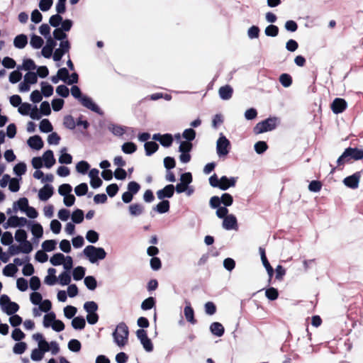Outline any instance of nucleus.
Masks as SVG:
<instances>
[{"instance_id":"1","label":"nucleus","mask_w":363,"mask_h":363,"mask_svg":"<svg viewBox=\"0 0 363 363\" xmlns=\"http://www.w3.org/2000/svg\"><path fill=\"white\" fill-rule=\"evenodd\" d=\"M83 254L91 264H95L106 257V252L103 247H97L91 245H87L83 250Z\"/></svg>"},{"instance_id":"2","label":"nucleus","mask_w":363,"mask_h":363,"mask_svg":"<svg viewBox=\"0 0 363 363\" xmlns=\"http://www.w3.org/2000/svg\"><path fill=\"white\" fill-rule=\"evenodd\" d=\"M128 335L129 330L126 324L120 323L113 333L115 343L120 347H123L128 342Z\"/></svg>"},{"instance_id":"3","label":"nucleus","mask_w":363,"mask_h":363,"mask_svg":"<svg viewBox=\"0 0 363 363\" xmlns=\"http://www.w3.org/2000/svg\"><path fill=\"white\" fill-rule=\"evenodd\" d=\"M277 118H268L258 123L254 128L255 134H261L265 132L271 131L276 128L277 125Z\"/></svg>"},{"instance_id":"4","label":"nucleus","mask_w":363,"mask_h":363,"mask_svg":"<svg viewBox=\"0 0 363 363\" xmlns=\"http://www.w3.org/2000/svg\"><path fill=\"white\" fill-rule=\"evenodd\" d=\"M230 149V140L223 133H220L219 138L216 141V153L218 157H225L228 155Z\"/></svg>"},{"instance_id":"5","label":"nucleus","mask_w":363,"mask_h":363,"mask_svg":"<svg viewBox=\"0 0 363 363\" xmlns=\"http://www.w3.org/2000/svg\"><path fill=\"white\" fill-rule=\"evenodd\" d=\"M0 306L3 311L9 315L16 313L19 309V306L16 303L11 301L10 298L6 294L1 296Z\"/></svg>"},{"instance_id":"6","label":"nucleus","mask_w":363,"mask_h":363,"mask_svg":"<svg viewBox=\"0 0 363 363\" xmlns=\"http://www.w3.org/2000/svg\"><path fill=\"white\" fill-rule=\"evenodd\" d=\"M180 182L178 183L175 188L178 194L184 192L187 186L192 182V175L190 172L183 173L180 176Z\"/></svg>"},{"instance_id":"7","label":"nucleus","mask_w":363,"mask_h":363,"mask_svg":"<svg viewBox=\"0 0 363 363\" xmlns=\"http://www.w3.org/2000/svg\"><path fill=\"white\" fill-rule=\"evenodd\" d=\"M79 102L84 107L91 110V111L100 116L104 115V112L101 111L99 106L95 104L91 97L85 95Z\"/></svg>"},{"instance_id":"8","label":"nucleus","mask_w":363,"mask_h":363,"mask_svg":"<svg viewBox=\"0 0 363 363\" xmlns=\"http://www.w3.org/2000/svg\"><path fill=\"white\" fill-rule=\"evenodd\" d=\"M70 47L69 40L61 41L60 43V48H57L54 52L52 55L53 60L55 62L61 60L63 55L69 52Z\"/></svg>"},{"instance_id":"9","label":"nucleus","mask_w":363,"mask_h":363,"mask_svg":"<svg viewBox=\"0 0 363 363\" xmlns=\"http://www.w3.org/2000/svg\"><path fill=\"white\" fill-rule=\"evenodd\" d=\"M360 177V172H355L352 175L345 177L343 180V184L350 189H355L359 186Z\"/></svg>"},{"instance_id":"10","label":"nucleus","mask_w":363,"mask_h":363,"mask_svg":"<svg viewBox=\"0 0 363 363\" xmlns=\"http://www.w3.org/2000/svg\"><path fill=\"white\" fill-rule=\"evenodd\" d=\"M347 106L346 101L341 98H336L331 104V109L335 114L343 112Z\"/></svg>"},{"instance_id":"11","label":"nucleus","mask_w":363,"mask_h":363,"mask_svg":"<svg viewBox=\"0 0 363 363\" xmlns=\"http://www.w3.org/2000/svg\"><path fill=\"white\" fill-rule=\"evenodd\" d=\"M222 226L227 230H237L238 221L236 217L233 214L227 216L223 218Z\"/></svg>"},{"instance_id":"12","label":"nucleus","mask_w":363,"mask_h":363,"mask_svg":"<svg viewBox=\"0 0 363 363\" xmlns=\"http://www.w3.org/2000/svg\"><path fill=\"white\" fill-rule=\"evenodd\" d=\"M152 139L160 142L163 147H166L171 146L173 142L172 135L169 133H166L164 135H161L160 133L154 134L152 136Z\"/></svg>"},{"instance_id":"13","label":"nucleus","mask_w":363,"mask_h":363,"mask_svg":"<svg viewBox=\"0 0 363 363\" xmlns=\"http://www.w3.org/2000/svg\"><path fill=\"white\" fill-rule=\"evenodd\" d=\"M28 223V220L24 217H18L17 216H10L6 222V225L11 228L23 227Z\"/></svg>"},{"instance_id":"14","label":"nucleus","mask_w":363,"mask_h":363,"mask_svg":"<svg viewBox=\"0 0 363 363\" xmlns=\"http://www.w3.org/2000/svg\"><path fill=\"white\" fill-rule=\"evenodd\" d=\"M175 188L173 184H168L163 189L157 191V196L159 199L164 200L165 198H172L174 195Z\"/></svg>"},{"instance_id":"15","label":"nucleus","mask_w":363,"mask_h":363,"mask_svg":"<svg viewBox=\"0 0 363 363\" xmlns=\"http://www.w3.org/2000/svg\"><path fill=\"white\" fill-rule=\"evenodd\" d=\"M236 184V178L235 177H227L226 176H223L220 179V186L219 189L222 191H225L228 189L230 187H233Z\"/></svg>"},{"instance_id":"16","label":"nucleus","mask_w":363,"mask_h":363,"mask_svg":"<svg viewBox=\"0 0 363 363\" xmlns=\"http://www.w3.org/2000/svg\"><path fill=\"white\" fill-rule=\"evenodd\" d=\"M53 194V187L50 184H45L39 190V199L43 201L48 200Z\"/></svg>"},{"instance_id":"17","label":"nucleus","mask_w":363,"mask_h":363,"mask_svg":"<svg viewBox=\"0 0 363 363\" xmlns=\"http://www.w3.org/2000/svg\"><path fill=\"white\" fill-rule=\"evenodd\" d=\"M27 143L30 148L36 150H39L43 147V141L38 135L30 137Z\"/></svg>"},{"instance_id":"18","label":"nucleus","mask_w":363,"mask_h":363,"mask_svg":"<svg viewBox=\"0 0 363 363\" xmlns=\"http://www.w3.org/2000/svg\"><path fill=\"white\" fill-rule=\"evenodd\" d=\"M107 128L113 135L118 137L122 136L128 129V127L115 123L108 124Z\"/></svg>"},{"instance_id":"19","label":"nucleus","mask_w":363,"mask_h":363,"mask_svg":"<svg viewBox=\"0 0 363 363\" xmlns=\"http://www.w3.org/2000/svg\"><path fill=\"white\" fill-rule=\"evenodd\" d=\"M41 158L45 162V167L48 169L51 168L55 163L53 152L50 150L45 151Z\"/></svg>"},{"instance_id":"20","label":"nucleus","mask_w":363,"mask_h":363,"mask_svg":"<svg viewBox=\"0 0 363 363\" xmlns=\"http://www.w3.org/2000/svg\"><path fill=\"white\" fill-rule=\"evenodd\" d=\"M233 93V89L230 85H225L220 87L218 90V94L221 99L229 100Z\"/></svg>"},{"instance_id":"21","label":"nucleus","mask_w":363,"mask_h":363,"mask_svg":"<svg viewBox=\"0 0 363 363\" xmlns=\"http://www.w3.org/2000/svg\"><path fill=\"white\" fill-rule=\"evenodd\" d=\"M209 329L211 333L217 337H221L225 332L224 327L218 322H213L211 323Z\"/></svg>"},{"instance_id":"22","label":"nucleus","mask_w":363,"mask_h":363,"mask_svg":"<svg viewBox=\"0 0 363 363\" xmlns=\"http://www.w3.org/2000/svg\"><path fill=\"white\" fill-rule=\"evenodd\" d=\"M347 154H350V157L354 160H359L363 159V150L357 147H347Z\"/></svg>"},{"instance_id":"23","label":"nucleus","mask_w":363,"mask_h":363,"mask_svg":"<svg viewBox=\"0 0 363 363\" xmlns=\"http://www.w3.org/2000/svg\"><path fill=\"white\" fill-rule=\"evenodd\" d=\"M28 43V38L24 34L17 35L13 40V45L16 48L23 49Z\"/></svg>"},{"instance_id":"24","label":"nucleus","mask_w":363,"mask_h":363,"mask_svg":"<svg viewBox=\"0 0 363 363\" xmlns=\"http://www.w3.org/2000/svg\"><path fill=\"white\" fill-rule=\"evenodd\" d=\"M129 213L132 216H139L144 211V206L140 203H133L128 207Z\"/></svg>"},{"instance_id":"25","label":"nucleus","mask_w":363,"mask_h":363,"mask_svg":"<svg viewBox=\"0 0 363 363\" xmlns=\"http://www.w3.org/2000/svg\"><path fill=\"white\" fill-rule=\"evenodd\" d=\"M161 200L162 201L157 204L153 208V210L158 212L159 213H165L169 210V201L168 200Z\"/></svg>"},{"instance_id":"26","label":"nucleus","mask_w":363,"mask_h":363,"mask_svg":"<svg viewBox=\"0 0 363 363\" xmlns=\"http://www.w3.org/2000/svg\"><path fill=\"white\" fill-rule=\"evenodd\" d=\"M184 313L188 322L191 323V324H195L196 323V320L194 318V311L190 303L184 307Z\"/></svg>"},{"instance_id":"27","label":"nucleus","mask_w":363,"mask_h":363,"mask_svg":"<svg viewBox=\"0 0 363 363\" xmlns=\"http://www.w3.org/2000/svg\"><path fill=\"white\" fill-rule=\"evenodd\" d=\"M144 147L146 155L150 156L158 150L159 145L154 141H149L145 143Z\"/></svg>"},{"instance_id":"28","label":"nucleus","mask_w":363,"mask_h":363,"mask_svg":"<svg viewBox=\"0 0 363 363\" xmlns=\"http://www.w3.org/2000/svg\"><path fill=\"white\" fill-rule=\"evenodd\" d=\"M86 325V321L84 317L77 316L72 320V326L75 330H82Z\"/></svg>"},{"instance_id":"29","label":"nucleus","mask_w":363,"mask_h":363,"mask_svg":"<svg viewBox=\"0 0 363 363\" xmlns=\"http://www.w3.org/2000/svg\"><path fill=\"white\" fill-rule=\"evenodd\" d=\"M44 43L43 39L37 35H32L30 40V45L32 48L34 49H39L40 48Z\"/></svg>"},{"instance_id":"30","label":"nucleus","mask_w":363,"mask_h":363,"mask_svg":"<svg viewBox=\"0 0 363 363\" xmlns=\"http://www.w3.org/2000/svg\"><path fill=\"white\" fill-rule=\"evenodd\" d=\"M53 87L46 82H41V94L45 97H49L53 94Z\"/></svg>"},{"instance_id":"31","label":"nucleus","mask_w":363,"mask_h":363,"mask_svg":"<svg viewBox=\"0 0 363 363\" xmlns=\"http://www.w3.org/2000/svg\"><path fill=\"white\" fill-rule=\"evenodd\" d=\"M58 162L60 164H69L72 163V157L70 154H68L66 152L65 147L61 150V155L59 157Z\"/></svg>"},{"instance_id":"32","label":"nucleus","mask_w":363,"mask_h":363,"mask_svg":"<svg viewBox=\"0 0 363 363\" xmlns=\"http://www.w3.org/2000/svg\"><path fill=\"white\" fill-rule=\"evenodd\" d=\"M84 284L89 290L94 291L97 286V281L94 277L87 276L84 280Z\"/></svg>"},{"instance_id":"33","label":"nucleus","mask_w":363,"mask_h":363,"mask_svg":"<svg viewBox=\"0 0 363 363\" xmlns=\"http://www.w3.org/2000/svg\"><path fill=\"white\" fill-rule=\"evenodd\" d=\"M121 150L125 154H133L137 150V145L132 142H127L123 144Z\"/></svg>"},{"instance_id":"34","label":"nucleus","mask_w":363,"mask_h":363,"mask_svg":"<svg viewBox=\"0 0 363 363\" xmlns=\"http://www.w3.org/2000/svg\"><path fill=\"white\" fill-rule=\"evenodd\" d=\"M36 65L34 62V61L31 59H26L23 62L22 66H18V69H24V70H34L36 69Z\"/></svg>"},{"instance_id":"35","label":"nucleus","mask_w":363,"mask_h":363,"mask_svg":"<svg viewBox=\"0 0 363 363\" xmlns=\"http://www.w3.org/2000/svg\"><path fill=\"white\" fill-rule=\"evenodd\" d=\"M65 255L62 253H56L51 257L50 262L53 266H59L63 264Z\"/></svg>"},{"instance_id":"36","label":"nucleus","mask_w":363,"mask_h":363,"mask_svg":"<svg viewBox=\"0 0 363 363\" xmlns=\"http://www.w3.org/2000/svg\"><path fill=\"white\" fill-rule=\"evenodd\" d=\"M84 212L81 209H76L72 214V220L74 223H81L84 220Z\"/></svg>"},{"instance_id":"37","label":"nucleus","mask_w":363,"mask_h":363,"mask_svg":"<svg viewBox=\"0 0 363 363\" xmlns=\"http://www.w3.org/2000/svg\"><path fill=\"white\" fill-rule=\"evenodd\" d=\"M56 319V315L54 312H50L44 315L43 318V326L45 328H49L52 326L53 322Z\"/></svg>"},{"instance_id":"38","label":"nucleus","mask_w":363,"mask_h":363,"mask_svg":"<svg viewBox=\"0 0 363 363\" xmlns=\"http://www.w3.org/2000/svg\"><path fill=\"white\" fill-rule=\"evenodd\" d=\"M18 268L14 264L10 263L5 266L3 269V274L6 277H13L17 272Z\"/></svg>"},{"instance_id":"39","label":"nucleus","mask_w":363,"mask_h":363,"mask_svg":"<svg viewBox=\"0 0 363 363\" xmlns=\"http://www.w3.org/2000/svg\"><path fill=\"white\" fill-rule=\"evenodd\" d=\"M16 206H18V208L21 211H25L26 208L29 206L28 200L26 197L21 198L16 202L13 203V208L16 210Z\"/></svg>"},{"instance_id":"40","label":"nucleus","mask_w":363,"mask_h":363,"mask_svg":"<svg viewBox=\"0 0 363 363\" xmlns=\"http://www.w3.org/2000/svg\"><path fill=\"white\" fill-rule=\"evenodd\" d=\"M39 129L43 133H50L52 130V125L48 119H43L40 123Z\"/></svg>"},{"instance_id":"41","label":"nucleus","mask_w":363,"mask_h":363,"mask_svg":"<svg viewBox=\"0 0 363 363\" xmlns=\"http://www.w3.org/2000/svg\"><path fill=\"white\" fill-rule=\"evenodd\" d=\"M62 17L60 14L56 13L50 17L49 23L51 26L58 28V26L61 24L62 21Z\"/></svg>"},{"instance_id":"42","label":"nucleus","mask_w":363,"mask_h":363,"mask_svg":"<svg viewBox=\"0 0 363 363\" xmlns=\"http://www.w3.org/2000/svg\"><path fill=\"white\" fill-rule=\"evenodd\" d=\"M57 242L55 240H47L42 243V248L45 252H51L56 247Z\"/></svg>"},{"instance_id":"43","label":"nucleus","mask_w":363,"mask_h":363,"mask_svg":"<svg viewBox=\"0 0 363 363\" xmlns=\"http://www.w3.org/2000/svg\"><path fill=\"white\" fill-rule=\"evenodd\" d=\"M72 274L74 280H81L85 275V268L81 266L77 267L74 269Z\"/></svg>"},{"instance_id":"44","label":"nucleus","mask_w":363,"mask_h":363,"mask_svg":"<svg viewBox=\"0 0 363 363\" xmlns=\"http://www.w3.org/2000/svg\"><path fill=\"white\" fill-rule=\"evenodd\" d=\"M82 347L81 342L77 339H72L68 342V348L70 351L78 352Z\"/></svg>"},{"instance_id":"45","label":"nucleus","mask_w":363,"mask_h":363,"mask_svg":"<svg viewBox=\"0 0 363 363\" xmlns=\"http://www.w3.org/2000/svg\"><path fill=\"white\" fill-rule=\"evenodd\" d=\"M84 309L87 313H96L98 310V305L93 301H86L84 304Z\"/></svg>"},{"instance_id":"46","label":"nucleus","mask_w":363,"mask_h":363,"mask_svg":"<svg viewBox=\"0 0 363 363\" xmlns=\"http://www.w3.org/2000/svg\"><path fill=\"white\" fill-rule=\"evenodd\" d=\"M279 82L284 87H289L292 84L291 77L286 73L281 74L279 77Z\"/></svg>"},{"instance_id":"47","label":"nucleus","mask_w":363,"mask_h":363,"mask_svg":"<svg viewBox=\"0 0 363 363\" xmlns=\"http://www.w3.org/2000/svg\"><path fill=\"white\" fill-rule=\"evenodd\" d=\"M63 124L69 130H74L77 125V123L75 122L74 118L70 115L65 116Z\"/></svg>"},{"instance_id":"48","label":"nucleus","mask_w":363,"mask_h":363,"mask_svg":"<svg viewBox=\"0 0 363 363\" xmlns=\"http://www.w3.org/2000/svg\"><path fill=\"white\" fill-rule=\"evenodd\" d=\"M99 238V235L94 230H89L86 232V239L90 243H96Z\"/></svg>"},{"instance_id":"49","label":"nucleus","mask_w":363,"mask_h":363,"mask_svg":"<svg viewBox=\"0 0 363 363\" xmlns=\"http://www.w3.org/2000/svg\"><path fill=\"white\" fill-rule=\"evenodd\" d=\"M32 234L37 238H40L43 236V228L40 223H34L31 227Z\"/></svg>"},{"instance_id":"50","label":"nucleus","mask_w":363,"mask_h":363,"mask_svg":"<svg viewBox=\"0 0 363 363\" xmlns=\"http://www.w3.org/2000/svg\"><path fill=\"white\" fill-rule=\"evenodd\" d=\"M264 33L267 36L276 37L279 33V28L275 25H269L266 27Z\"/></svg>"},{"instance_id":"51","label":"nucleus","mask_w":363,"mask_h":363,"mask_svg":"<svg viewBox=\"0 0 363 363\" xmlns=\"http://www.w3.org/2000/svg\"><path fill=\"white\" fill-rule=\"evenodd\" d=\"M155 301L153 297H148L141 303V308L144 311L150 310L154 307Z\"/></svg>"},{"instance_id":"52","label":"nucleus","mask_w":363,"mask_h":363,"mask_svg":"<svg viewBox=\"0 0 363 363\" xmlns=\"http://www.w3.org/2000/svg\"><path fill=\"white\" fill-rule=\"evenodd\" d=\"M53 38L57 40L65 41L67 38V35L66 34V32L58 28L54 30Z\"/></svg>"},{"instance_id":"53","label":"nucleus","mask_w":363,"mask_h":363,"mask_svg":"<svg viewBox=\"0 0 363 363\" xmlns=\"http://www.w3.org/2000/svg\"><path fill=\"white\" fill-rule=\"evenodd\" d=\"M182 137L186 141L191 142L196 138V131L193 128L185 129L182 133Z\"/></svg>"},{"instance_id":"54","label":"nucleus","mask_w":363,"mask_h":363,"mask_svg":"<svg viewBox=\"0 0 363 363\" xmlns=\"http://www.w3.org/2000/svg\"><path fill=\"white\" fill-rule=\"evenodd\" d=\"M266 297L270 301L276 300L279 296V293L277 289L269 287L265 291Z\"/></svg>"},{"instance_id":"55","label":"nucleus","mask_w":363,"mask_h":363,"mask_svg":"<svg viewBox=\"0 0 363 363\" xmlns=\"http://www.w3.org/2000/svg\"><path fill=\"white\" fill-rule=\"evenodd\" d=\"M90 165L86 161H80L76 165V169L79 173L86 174L89 169Z\"/></svg>"},{"instance_id":"56","label":"nucleus","mask_w":363,"mask_h":363,"mask_svg":"<svg viewBox=\"0 0 363 363\" xmlns=\"http://www.w3.org/2000/svg\"><path fill=\"white\" fill-rule=\"evenodd\" d=\"M352 160L350 157V154H347V148L345 150L343 153L337 160V164L338 167L344 165Z\"/></svg>"},{"instance_id":"57","label":"nucleus","mask_w":363,"mask_h":363,"mask_svg":"<svg viewBox=\"0 0 363 363\" xmlns=\"http://www.w3.org/2000/svg\"><path fill=\"white\" fill-rule=\"evenodd\" d=\"M26 172V164L24 162H19L16 164L13 167V172L17 176L21 177Z\"/></svg>"},{"instance_id":"58","label":"nucleus","mask_w":363,"mask_h":363,"mask_svg":"<svg viewBox=\"0 0 363 363\" xmlns=\"http://www.w3.org/2000/svg\"><path fill=\"white\" fill-rule=\"evenodd\" d=\"M254 148H255V152L257 154L260 155V154H262L263 152H264L267 150L268 146H267V144L266 142L258 141L255 144Z\"/></svg>"},{"instance_id":"59","label":"nucleus","mask_w":363,"mask_h":363,"mask_svg":"<svg viewBox=\"0 0 363 363\" xmlns=\"http://www.w3.org/2000/svg\"><path fill=\"white\" fill-rule=\"evenodd\" d=\"M88 191V185L86 183H82L74 188V192L78 196L85 195Z\"/></svg>"},{"instance_id":"60","label":"nucleus","mask_w":363,"mask_h":363,"mask_svg":"<svg viewBox=\"0 0 363 363\" xmlns=\"http://www.w3.org/2000/svg\"><path fill=\"white\" fill-rule=\"evenodd\" d=\"M27 233L26 232L25 230H23V229H18L16 231V233H15V240L20 242V243H22L23 242H25L26 240H27Z\"/></svg>"},{"instance_id":"61","label":"nucleus","mask_w":363,"mask_h":363,"mask_svg":"<svg viewBox=\"0 0 363 363\" xmlns=\"http://www.w3.org/2000/svg\"><path fill=\"white\" fill-rule=\"evenodd\" d=\"M59 281L60 284L62 286H66L69 284L71 281V276L69 272H63L59 275Z\"/></svg>"},{"instance_id":"62","label":"nucleus","mask_w":363,"mask_h":363,"mask_svg":"<svg viewBox=\"0 0 363 363\" xmlns=\"http://www.w3.org/2000/svg\"><path fill=\"white\" fill-rule=\"evenodd\" d=\"M77 308L72 306H67L64 308V315L68 319L72 318L77 313Z\"/></svg>"},{"instance_id":"63","label":"nucleus","mask_w":363,"mask_h":363,"mask_svg":"<svg viewBox=\"0 0 363 363\" xmlns=\"http://www.w3.org/2000/svg\"><path fill=\"white\" fill-rule=\"evenodd\" d=\"M13 238L11 233L8 231L4 233L1 238V242L4 245H10L13 242Z\"/></svg>"},{"instance_id":"64","label":"nucleus","mask_w":363,"mask_h":363,"mask_svg":"<svg viewBox=\"0 0 363 363\" xmlns=\"http://www.w3.org/2000/svg\"><path fill=\"white\" fill-rule=\"evenodd\" d=\"M127 189H128L127 191L135 195L140 189V185L138 182L132 181L128 184Z\"/></svg>"}]
</instances>
